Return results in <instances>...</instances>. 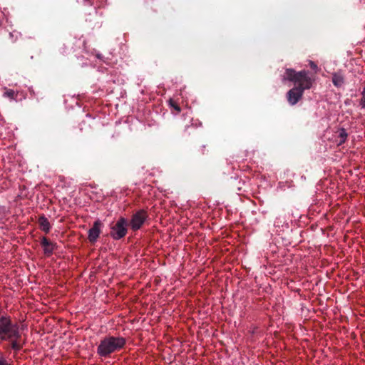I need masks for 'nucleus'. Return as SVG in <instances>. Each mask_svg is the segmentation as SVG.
<instances>
[{
    "label": "nucleus",
    "mask_w": 365,
    "mask_h": 365,
    "mask_svg": "<svg viewBox=\"0 0 365 365\" xmlns=\"http://www.w3.org/2000/svg\"><path fill=\"white\" fill-rule=\"evenodd\" d=\"M309 65H310V67L312 68V69H317V66L315 63H314L313 61H310L309 62Z\"/></svg>",
    "instance_id": "2eb2a0df"
},
{
    "label": "nucleus",
    "mask_w": 365,
    "mask_h": 365,
    "mask_svg": "<svg viewBox=\"0 0 365 365\" xmlns=\"http://www.w3.org/2000/svg\"><path fill=\"white\" fill-rule=\"evenodd\" d=\"M126 339L122 336H106L102 339L97 347V354L101 357H109L113 353L125 347Z\"/></svg>",
    "instance_id": "7ed1b4c3"
},
{
    "label": "nucleus",
    "mask_w": 365,
    "mask_h": 365,
    "mask_svg": "<svg viewBox=\"0 0 365 365\" xmlns=\"http://www.w3.org/2000/svg\"><path fill=\"white\" fill-rule=\"evenodd\" d=\"M338 137L339 138V144H342L346 141L347 138V133L345 129L342 128L339 130Z\"/></svg>",
    "instance_id": "9d476101"
},
{
    "label": "nucleus",
    "mask_w": 365,
    "mask_h": 365,
    "mask_svg": "<svg viewBox=\"0 0 365 365\" xmlns=\"http://www.w3.org/2000/svg\"><path fill=\"white\" fill-rule=\"evenodd\" d=\"M331 81L336 87H341L344 83V76L341 73H334L332 74Z\"/></svg>",
    "instance_id": "1a4fd4ad"
},
{
    "label": "nucleus",
    "mask_w": 365,
    "mask_h": 365,
    "mask_svg": "<svg viewBox=\"0 0 365 365\" xmlns=\"http://www.w3.org/2000/svg\"><path fill=\"white\" fill-rule=\"evenodd\" d=\"M170 105L171 107H173L178 113L180 112L181 110V108L180 107V106L176 103L173 100L170 99Z\"/></svg>",
    "instance_id": "9b49d317"
},
{
    "label": "nucleus",
    "mask_w": 365,
    "mask_h": 365,
    "mask_svg": "<svg viewBox=\"0 0 365 365\" xmlns=\"http://www.w3.org/2000/svg\"><path fill=\"white\" fill-rule=\"evenodd\" d=\"M154 0H145V3L147 4H149L150 3L153 2Z\"/></svg>",
    "instance_id": "dca6fc26"
},
{
    "label": "nucleus",
    "mask_w": 365,
    "mask_h": 365,
    "mask_svg": "<svg viewBox=\"0 0 365 365\" xmlns=\"http://www.w3.org/2000/svg\"><path fill=\"white\" fill-rule=\"evenodd\" d=\"M5 95L11 99H14L17 94L13 90H8L5 92Z\"/></svg>",
    "instance_id": "f8f14e48"
},
{
    "label": "nucleus",
    "mask_w": 365,
    "mask_h": 365,
    "mask_svg": "<svg viewBox=\"0 0 365 365\" xmlns=\"http://www.w3.org/2000/svg\"><path fill=\"white\" fill-rule=\"evenodd\" d=\"M103 224L100 220H97L93 222V225L88 230V239L91 244H94L101 233V228Z\"/></svg>",
    "instance_id": "423d86ee"
},
{
    "label": "nucleus",
    "mask_w": 365,
    "mask_h": 365,
    "mask_svg": "<svg viewBox=\"0 0 365 365\" xmlns=\"http://www.w3.org/2000/svg\"><path fill=\"white\" fill-rule=\"evenodd\" d=\"M0 336L1 340H8L14 353L19 351L21 347L20 343L21 334L19 327L6 317L0 318Z\"/></svg>",
    "instance_id": "f03ea898"
},
{
    "label": "nucleus",
    "mask_w": 365,
    "mask_h": 365,
    "mask_svg": "<svg viewBox=\"0 0 365 365\" xmlns=\"http://www.w3.org/2000/svg\"><path fill=\"white\" fill-rule=\"evenodd\" d=\"M148 218V212L145 210H139L132 215L129 225L133 231L138 230Z\"/></svg>",
    "instance_id": "39448f33"
},
{
    "label": "nucleus",
    "mask_w": 365,
    "mask_h": 365,
    "mask_svg": "<svg viewBox=\"0 0 365 365\" xmlns=\"http://www.w3.org/2000/svg\"><path fill=\"white\" fill-rule=\"evenodd\" d=\"M0 365H9V364L4 359L3 354L1 352H0Z\"/></svg>",
    "instance_id": "ddd939ff"
},
{
    "label": "nucleus",
    "mask_w": 365,
    "mask_h": 365,
    "mask_svg": "<svg viewBox=\"0 0 365 365\" xmlns=\"http://www.w3.org/2000/svg\"><path fill=\"white\" fill-rule=\"evenodd\" d=\"M40 243L43 250L44 255L46 256L51 255L53 251L57 248L56 244L51 242L46 237L41 238Z\"/></svg>",
    "instance_id": "0eeeda50"
},
{
    "label": "nucleus",
    "mask_w": 365,
    "mask_h": 365,
    "mask_svg": "<svg viewBox=\"0 0 365 365\" xmlns=\"http://www.w3.org/2000/svg\"><path fill=\"white\" fill-rule=\"evenodd\" d=\"M38 223L40 229L42 231L45 232L46 233L49 232L51 225H50V223H49L48 219L45 216H43V215L40 216L38 220Z\"/></svg>",
    "instance_id": "6e6552de"
},
{
    "label": "nucleus",
    "mask_w": 365,
    "mask_h": 365,
    "mask_svg": "<svg viewBox=\"0 0 365 365\" xmlns=\"http://www.w3.org/2000/svg\"><path fill=\"white\" fill-rule=\"evenodd\" d=\"M282 80L294 84V87L287 93V99L291 106L297 104L302 98L304 91L312 86V80L309 76V71L306 70L297 72L292 68H286Z\"/></svg>",
    "instance_id": "f257e3e1"
},
{
    "label": "nucleus",
    "mask_w": 365,
    "mask_h": 365,
    "mask_svg": "<svg viewBox=\"0 0 365 365\" xmlns=\"http://www.w3.org/2000/svg\"><path fill=\"white\" fill-rule=\"evenodd\" d=\"M59 51L63 55H66L67 53L66 48L64 44L59 48Z\"/></svg>",
    "instance_id": "4468645a"
},
{
    "label": "nucleus",
    "mask_w": 365,
    "mask_h": 365,
    "mask_svg": "<svg viewBox=\"0 0 365 365\" xmlns=\"http://www.w3.org/2000/svg\"><path fill=\"white\" fill-rule=\"evenodd\" d=\"M128 220L123 217H120L115 222L110 224V236L114 240H119L125 237L128 233Z\"/></svg>",
    "instance_id": "20e7f679"
}]
</instances>
